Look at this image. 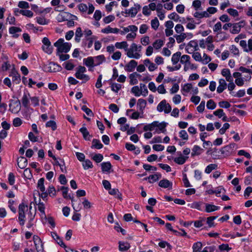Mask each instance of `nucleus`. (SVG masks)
Returning <instances> with one entry per match:
<instances>
[{"label":"nucleus","instance_id":"40","mask_svg":"<svg viewBox=\"0 0 252 252\" xmlns=\"http://www.w3.org/2000/svg\"><path fill=\"white\" fill-rule=\"evenodd\" d=\"M181 53L180 52H177L174 53L171 58V61L173 64H176L179 61V60L181 58Z\"/></svg>","mask_w":252,"mask_h":252},{"label":"nucleus","instance_id":"57","mask_svg":"<svg viewBox=\"0 0 252 252\" xmlns=\"http://www.w3.org/2000/svg\"><path fill=\"white\" fill-rule=\"evenodd\" d=\"M36 20L37 23L41 25H47L48 23V21L42 16L37 17Z\"/></svg>","mask_w":252,"mask_h":252},{"label":"nucleus","instance_id":"49","mask_svg":"<svg viewBox=\"0 0 252 252\" xmlns=\"http://www.w3.org/2000/svg\"><path fill=\"white\" fill-rule=\"evenodd\" d=\"M188 157H184L183 156H180L178 158H174V161L175 162L178 164H183L186 161Z\"/></svg>","mask_w":252,"mask_h":252},{"label":"nucleus","instance_id":"25","mask_svg":"<svg viewBox=\"0 0 252 252\" xmlns=\"http://www.w3.org/2000/svg\"><path fill=\"white\" fill-rule=\"evenodd\" d=\"M21 29L19 27H11L9 29V33L13 34V37L14 38L18 37L19 35L16 33L21 32Z\"/></svg>","mask_w":252,"mask_h":252},{"label":"nucleus","instance_id":"5","mask_svg":"<svg viewBox=\"0 0 252 252\" xmlns=\"http://www.w3.org/2000/svg\"><path fill=\"white\" fill-rule=\"evenodd\" d=\"M157 109L159 112L164 111L165 113L168 114L171 111V106L169 103H166V100L163 99L158 105Z\"/></svg>","mask_w":252,"mask_h":252},{"label":"nucleus","instance_id":"26","mask_svg":"<svg viewBox=\"0 0 252 252\" xmlns=\"http://www.w3.org/2000/svg\"><path fill=\"white\" fill-rule=\"evenodd\" d=\"M79 131L82 134L83 138L86 140H90L91 136L85 126H82L80 128Z\"/></svg>","mask_w":252,"mask_h":252},{"label":"nucleus","instance_id":"8","mask_svg":"<svg viewBox=\"0 0 252 252\" xmlns=\"http://www.w3.org/2000/svg\"><path fill=\"white\" fill-rule=\"evenodd\" d=\"M236 146L237 145L235 143H230V144L226 145L221 148V154L225 156H229L234 152V150L236 148Z\"/></svg>","mask_w":252,"mask_h":252},{"label":"nucleus","instance_id":"63","mask_svg":"<svg viewBox=\"0 0 252 252\" xmlns=\"http://www.w3.org/2000/svg\"><path fill=\"white\" fill-rule=\"evenodd\" d=\"M179 137L184 140H188L189 139V135L187 132L185 130H181L179 133Z\"/></svg>","mask_w":252,"mask_h":252},{"label":"nucleus","instance_id":"43","mask_svg":"<svg viewBox=\"0 0 252 252\" xmlns=\"http://www.w3.org/2000/svg\"><path fill=\"white\" fill-rule=\"evenodd\" d=\"M108 193L110 195H113L115 198L120 200L122 199V193L119 192V190H108Z\"/></svg>","mask_w":252,"mask_h":252},{"label":"nucleus","instance_id":"22","mask_svg":"<svg viewBox=\"0 0 252 252\" xmlns=\"http://www.w3.org/2000/svg\"><path fill=\"white\" fill-rule=\"evenodd\" d=\"M9 76L12 77L13 81L15 82L16 83H19L21 81L20 74L14 69L12 70Z\"/></svg>","mask_w":252,"mask_h":252},{"label":"nucleus","instance_id":"58","mask_svg":"<svg viewBox=\"0 0 252 252\" xmlns=\"http://www.w3.org/2000/svg\"><path fill=\"white\" fill-rule=\"evenodd\" d=\"M163 45V41L160 39L156 40L153 44V47L156 49H160Z\"/></svg>","mask_w":252,"mask_h":252},{"label":"nucleus","instance_id":"61","mask_svg":"<svg viewBox=\"0 0 252 252\" xmlns=\"http://www.w3.org/2000/svg\"><path fill=\"white\" fill-rule=\"evenodd\" d=\"M216 104L212 99H210L207 102L206 106L208 109H214L216 107Z\"/></svg>","mask_w":252,"mask_h":252},{"label":"nucleus","instance_id":"3","mask_svg":"<svg viewBox=\"0 0 252 252\" xmlns=\"http://www.w3.org/2000/svg\"><path fill=\"white\" fill-rule=\"evenodd\" d=\"M126 55L129 58H134L135 59H140L142 55L136 51L135 47L134 46V43H133L130 46L129 48L127 49Z\"/></svg>","mask_w":252,"mask_h":252},{"label":"nucleus","instance_id":"7","mask_svg":"<svg viewBox=\"0 0 252 252\" xmlns=\"http://www.w3.org/2000/svg\"><path fill=\"white\" fill-rule=\"evenodd\" d=\"M42 42L43 43L42 49L44 52L48 54H51L53 52V47L49 39L45 37L42 39Z\"/></svg>","mask_w":252,"mask_h":252},{"label":"nucleus","instance_id":"33","mask_svg":"<svg viewBox=\"0 0 252 252\" xmlns=\"http://www.w3.org/2000/svg\"><path fill=\"white\" fill-rule=\"evenodd\" d=\"M102 144L100 142V140L96 139H94L92 141V145L91 148H95L96 149H100L103 147Z\"/></svg>","mask_w":252,"mask_h":252},{"label":"nucleus","instance_id":"62","mask_svg":"<svg viewBox=\"0 0 252 252\" xmlns=\"http://www.w3.org/2000/svg\"><path fill=\"white\" fill-rule=\"evenodd\" d=\"M188 46H189L190 47L193 48L194 51H197L199 50L198 44L195 40L190 41L189 42Z\"/></svg>","mask_w":252,"mask_h":252},{"label":"nucleus","instance_id":"37","mask_svg":"<svg viewBox=\"0 0 252 252\" xmlns=\"http://www.w3.org/2000/svg\"><path fill=\"white\" fill-rule=\"evenodd\" d=\"M128 46V45L126 41H122L120 42H117L115 44V46L117 49H124L126 51L127 50Z\"/></svg>","mask_w":252,"mask_h":252},{"label":"nucleus","instance_id":"12","mask_svg":"<svg viewBox=\"0 0 252 252\" xmlns=\"http://www.w3.org/2000/svg\"><path fill=\"white\" fill-rule=\"evenodd\" d=\"M137 65V62L135 60H131L125 66V70L127 72L133 71Z\"/></svg>","mask_w":252,"mask_h":252},{"label":"nucleus","instance_id":"42","mask_svg":"<svg viewBox=\"0 0 252 252\" xmlns=\"http://www.w3.org/2000/svg\"><path fill=\"white\" fill-rule=\"evenodd\" d=\"M157 126V122L155 121L150 124L145 125L143 127V130L145 131H152Z\"/></svg>","mask_w":252,"mask_h":252},{"label":"nucleus","instance_id":"23","mask_svg":"<svg viewBox=\"0 0 252 252\" xmlns=\"http://www.w3.org/2000/svg\"><path fill=\"white\" fill-rule=\"evenodd\" d=\"M206 221V218L205 217H199L198 220L192 221L193 222L194 226L196 228H200L202 227Z\"/></svg>","mask_w":252,"mask_h":252},{"label":"nucleus","instance_id":"4","mask_svg":"<svg viewBox=\"0 0 252 252\" xmlns=\"http://www.w3.org/2000/svg\"><path fill=\"white\" fill-rule=\"evenodd\" d=\"M28 208L27 205L24 204L23 203L20 204L19 206V218L18 219L20 221L21 225H24L25 224V211H28Z\"/></svg>","mask_w":252,"mask_h":252},{"label":"nucleus","instance_id":"38","mask_svg":"<svg viewBox=\"0 0 252 252\" xmlns=\"http://www.w3.org/2000/svg\"><path fill=\"white\" fill-rule=\"evenodd\" d=\"M193 16L198 19H201L204 17L208 18L210 16V15L206 11H203L202 12L196 11L193 14Z\"/></svg>","mask_w":252,"mask_h":252},{"label":"nucleus","instance_id":"46","mask_svg":"<svg viewBox=\"0 0 252 252\" xmlns=\"http://www.w3.org/2000/svg\"><path fill=\"white\" fill-rule=\"evenodd\" d=\"M17 11L19 12L20 14L28 17H32L33 16V12L30 10H19L17 9Z\"/></svg>","mask_w":252,"mask_h":252},{"label":"nucleus","instance_id":"20","mask_svg":"<svg viewBox=\"0 0 252 252\" xmlns=\"http://www.w3.org/2000/svg\"><path fill=\"white\" fill-rule=\"evenodd\" d=\"M84 64L88 67H94L95 65L94 58L93 57H89L83 59Z\"/></svg>","mask_w":252,"mask_h":252},{"label":"nucleus","instance_id":"14","mask_svg":"<svg viewBox=\"0 0 252 252\" xmlns=\"http://www.w3.org/2000/svg\"><path fill=\"white\" fill-rule=\"evenodd\" d=\"M157 15L160 20H163L165 18V12L163 11V5L161 3H158L157 5Z\"/></svg>","mask_w":252,"mask_h":252},{"label":"nucleus","instance_id":"32","mask_svg":"<svg viewBox=\"0 0 252 252\" xmlns=\"http://www.w3.org/2000/svg\"><path fill=\"white\" fill-rule=\"evenodd\" d=\"M75 20H78V17L74 15L71 14L68 20L66 21L67 26L69 28L73 27L75 25L74 21Z\"/></svg>","mask_w":252,"mask_h":252},{"label":"nucleus","instance_id":"10","mask_svg":"<svg viewBox=\"0 0 252 252\" xmlns=\"http://www.w3.org/2000/svg\"><path fill=\"white\" fill-rule=\"evenodd\" d=\"M30 94L28 91H26L24 92L23 95L21 99V102L23 106L25 108H28L30 105L29 99L30 98Z\"/></svg>","mask_w":252,"mask_h":252},{"label":"nucleus","instance_id":"11","mask_svg":"<svg viewBox=\"0 0 252 252\" xmlns=\"http://www.w3.org/2000/svg\"><path fill=\"white\" fill-rule=\"evenodd\" d=\"M141 6L139 4H135L133 7H132L129 9L127 12L126 10V13L130 15L131 17H134L136 16L138 11L140 9Z\"/></svg>","mask_w":252,"mask_h":252},{"label":"nucleus","instance_id":"59","mask_svg":"<svg viewBox=\"0 0 252 252\" xmlns=\"http://www.w3.org/2000/svg\"><path fill=\"white\" fill-rule=\"evenodd\" d=\"M140 90L141 91L142 94L143 96H146L148 94V91L146 86L142 83L140 84Z\"/></svg>","mask_w":252,"mask_h":252},{"label":"nucleus","instance_id":"27","mask_svg":"<svg viewBox=\"0 0 252 252\" xmlns=\"http://www.w3.org/2000/svg\"><path fill=\"white\" fill-rule=\"evenodd\" d=\"M218 218L217 216H211L206 218V222L209 228L214 227L216 225L214 220Z\"/></svg>","mask_w":252,"mask_h":252},{"label":"nucleus","instance_id":"15","mask_svg":"<svg viewBox=\"0 0 252 252\" xmlns=\"http://www.w3.org/2000/svg\"><path fill=\"white\" fill-rule=\"evenodd\" d=\"M219 85L217 88V92L219 94L221 93L226 88L227 84L223 79H220L219 81Z\"/></svg>","mask_w":252,"mask_h":252},{"label":"nucleus","instance_id":"24","mask_svg":"<svg viewBox=\"0 0 252 252\" xmlns=\"http://www.w3.org/2000/svg\"><path fill=\"white\" fill-rule=\"evenodd\" d=\"M203 152V149L198 145H194L192 149L191 156L200 155Z\"/></svg>","mask_w":252,"mask_h":252},{"label":"nucleus","instance_id":"13","mask_svg":"<svg viewBox=\"0 0 252 252\" xmlns=\"http://www.w3.org/2000/svg\"><path fill=\"white\" fill-rule=\"evenodd\" d=\"M71 15V14L67 12H63L60 13L57 16V20L59 22L66 21L68 20V18Z\"/></svg>","mask_w":252,"mask_h":252},{"label":"nucleus","instance_id":"1","mask_svg":"<svg viewBox=\"0 0 252 252\" xmlns=\"http://www.w3.org/2000/svg\"><path fill=\"white\" fill-rule=\"evenodd\" d=\"M57 48L58 52L67 53L70 49L71 44L68 42H64L63 38L59 39L54 44Z\"/></svg>","mask_w":252,"mask_h":252},{"label":"nucleus","instance_id":"60","mask_svg":"<svg viewBox=\"0 0 252 252\" xmlns=\"http://www.w3.org/2000/svg\"><path fill=\"white\" fill-rule=\"evenodd\" d=\"M151 24L152 28L155 30L158 29L159 25V21L157 17H155L151 21Z\"/></svg>","mask_w":252,"mask_h":252},{"label":"nucleus","instance_id":"41","mask_svg":"<svg viewBox=\"0 0 252 252\" xmlns=\"http://www.w3.org/2000/svg\"><path fill=\"white\" fill-rule=\"evenodd\" d=\"M52 238L57 242V243L61 247H65V245L63 243L62 240L55 232H51Z\"/></svg>","mask_w":252,"mask_h":252},{"label":"nucleus","instance_id":"35","mask_svg":"<svg viewBox=\"0 0 252 252\" xmlns=\"http://www.w3.org/2000/svg\"><path fill=\"white\" fill-rule=\"evenodd\" d=\"M157 126L156 127H158L156 129V132L158 133H159L160 132L164 133L166 131L165 127L166 126V124L164 122L161 123H159L157 122Z\"/></svg>","mask_w":252,"mask_h":252},{"label":"nucleus","instance_id":"31","mask_svg":"<svg viewBox=\"0 0 252 252\" xmlns=\"http://www.w3.org/2000/svg\"><path fill=\"white\" fill-rule=\"evenodd\" d=\"M101 169L103 172H109L112 168L111 164L110 162H103L101 164Z\"/></svg>","mask_w":252,"mask_h":252},{"label":"nucleus","instance_id":"9","mask_svg":"<svg viewBox=\"0 0 252 252\" xmlns=\"http://www.w3.org/2000/svg\"><path fill=\"white\" fill-rule=\"evenodd\" d=\"M44 191L45 190H40V191L36 190L33 193L34 201L35 204H37L38 202V200H36V196H38L40 199V198H42L43 200H45L46 198L49 193L47 192V190H46V191Z\"/></svg>","mask_w":252,"mask_h":252},{"label":"nucleus","instance_id":"52","mask_svg":"<svg viewBox=\"0 0 252 252\" xmlns=\"http://www.w3.org/2000/svg\"><path fill=\"white\" fill-rule=\"evenodd\" d=\"M92 159L96 163H99L103 160V156L100 154H96L92 157Z\"/></svg>","mask_w":252,"mask_h":252},{"label":"nucleus","instance_id":"17","mask_svg":"<svg viewBox=\"0 0 252 252\" xmlns=\"http://www.w3.org/2000/svg\"><path fill=\"white\" fill-rule=\"evenodd\" d=\"M17 164L19 168L24 169L28 165V160L25 157H21L17 159Z\"/></svg>","mask_w":252,"mask_h":252},{"label":"nucleus","instance_id":"48","mask_svg":"<svg viewBox=\"0 0 252 252\" xmlns=\"http://www.w3.org/2000/svg\"><path fill=\"white\" fill-rule=\"evenodd\" d=\"M196 68V66L195 64L191 63L189 61L186 64H185V65H184V70L185 71H187L189 69L191 70H195Z\"/></svg>","mask_w":252,"mask_h":252},{"label":"nucleus","instance_id":"53","mask_svg":"<svg viewBox=\"0 0 252 252\" xmlns=\"http://www.w3.org/2000/svg\"><path fill=\"white\" fill-rule=\"evenodd\" d=\"M131 92L135 96H139L142 94L141 91L140 90V88L137 86L133 87Z\"/></svg>","mask_w":252,"mask_h":252},{"label":"nucleus","instance_id":"18","mask_svg":"<svg viewBox=\"0 0 252 252\" xmlns=\"http://www.w3.org/2000/svg\"><path fill=\"white\" fill-rule=\"evenodd\" d=\"M119 245V249L121 252L126 251L130 248L129 243L127 242L120 241Z\"/></svg>","mask_w":252,"mask_h":252},{"label":"nucleus","instance_id":"54","mask_svg":"<svg viewBox=\"0 0 252 252\" xmlns=\"http://www.w3.org/2000/svg\"><path fill=\"white\" fill-rule=\"evenodd\" d=\"M161 177L160 174H155L149 176L148 179L150 183L154 182L158 180Z\"/></svg>","mask_w":252,"mask_h":252},{"label":"nucleus","instance_id":"28","mask_svg":"<svg viewBox=\"0 0 252 252\" xmlns=\"http://www.w3.org/2000/svg\"><path fill=\"white\" fill-rule=\"evenodd\" d=\"M101 32L104 33H117L119 32V29L117 28H112L109 26L101 30Z\"/></svg>","mask_w":252,"mask_h":252},{"label":"nucleus","instance_id":"2","mask_svg":"<svg viewBox=\"0 0 252 252\" xmlns=\"http://www.w3.org/2000/svg\"><path fill=\"white\" fill-rule=\"evenodd\" d=\"M62 69V67L61 65L52 62L43 66V70L45 72H56L61 71Z\"/></svg>","mask_w":252,"mask_h":252},{"label":"nucleus","instance_id":"21","mask_svg":"<svg viewBox=\"0 0 252 252\" xmlns=\"http://www.w3.org/2000/svg\"><path fill=\"white\" fill-rule=\"evenodd\" d=\"M158 185L160 187L162 188H172V183L167 179H163L159 182Z\"/></svg>","mask_w":252,"mask_h":252},{"label":"nucleus","instance_id":"6","mask_svg":"<svg viewBox=\"0 0 252 252\" xmlns=\"http://www.w3.org/2000/svg\"><path fill=\"white\" fill-rule=\"evenodd\" d=\"M232 29L230 30V32L232 34L239 33L241 28L244 27L246 25V22L242 20L238 23H231Z\"/></svg>","mask_w":252,"mask_h":252},{"label":"nucleus","instance_id":"44","mask_svg":"<svg viewBox=\"0 0 252 252\" xmlns=\"http://www.w3.org/2000/svg\"><path fill=\"white\" fill-rule=\"evenodd\" d=\"M174 37L176 38L177 42L180 43L187 37V34L186 33H181L179 35H174Z\"/></svg>","mask_w":252,"mask_h":252},{"label":"nucleus","instance_id":"64","mask_svg":"<svg viewBox=\"0 0 252 252\" xmlns=\"http://www.w3.org/2000/svg\"><path fill=\"white\" fill-rule=\"evenodd\" d=\"M46 126L51 127L53 130H55L57 129V125L55 121H49L46 124Z\"/></svg>","mask_w":252,"mask_h":252},{"label":"nucleus","instance_id":"34","mask_svg":"<svg viewBox=\"0 0 252 252\" xmlns=\"http://www.w3.org/2000/svg\"><path fill=\"white\" fill-rule=\"evenodd\" d=\"M83 34L82 29L80 27L77 28L75 32V41L77 43L80 42Z\"/></svg>","mask_w":252,"mask_h":252},{"label":"nucleus","instance_id":"56","mask_svg":"<svg viewBox=\"0 0 252 252\" xmlns=\"http://www.w3.org/2000/svg\"><path fill=\"white\" fill-rule=\"evenodd\" d=\"M190 58L189 55H184L182 56H181L180 62L185 65L190 61Z\"/></svg>","mask_w":252,"mask_h":252},{"label":"nucleus","instance_id":"36","mask_svg":"<svg viewBox=\"0 0 252 252\" xmlns=\"http://www.w3.org/2000/svg\"><path fill=\"white\" fill-rule=\"evenodd\" d=\"M75 75L77 79L83 80V83L86 82L90 79L89 76L84 73L76 72Z\"/></svg>","mask_w":252,"mask_h":252},{"label":"nucleus","instance_id":"19","mask_svg":"<svg viewBox=\"0 0 252 252\" xmlns=\"http://www.w3.org/2000/svg\"><path fill=\"white\" fill-rule=\"evenodd\" d=\"M220 207L211 204L206 203L205 211L207 213H211L218 210Z\"/></svg>","mask_w":252,"mask_h":252},{"label":"nucleus","instance_id":"55","mask_svg":"<svg viewBox=\"0 0 252 252\" xmlns=\"http://www.w3.org/2000/svg\"><path fill=\"white\" fill-rule=\"evenodd\" d=\"M192 6L194 9L197 11L201 9V2L199 0H195L192 2Z\"/></svg>","mask_w":252,"mask_h":252},{"label":"nucleus","instance_id":"39","mask_svg":"<svg viewBox=\"0 0 252 252\" xmlns=\"http://www.w3.org/2000/svg\"><path fill=\"white\" fill-rule=\"evenodd\" d=\"M146 101L142 98H140L138 100L137 107L140 111L143 112L146 106Z\"/></svg>","mask_w":252,"mask_h":252},{"label":"nucleus","instance_id":"45","mask_svg":"<svg viewBox=\"0 0 252 252\" xmlns=\"http://www.w3.org/2000/svg\"><path fill=\"white\" fill-rule=\"evenodd\" d=\"M82 163L83 167L85 170H87L89 168H92L93 164L90 159H86L83 161Z\"/></svg>","mask_w":252,"mask_h":252},{"label":"nucleus","instance_id":"51","mask_svg":"<svg viewBox=\"0 0 252 252\" xmlns=\"http://www.w3.org/2000/svg\"><path fill=\"white\" fill-rule=\"evenodd\" d=\"M202 247V244L200 242H197L193 245L192 249L193 252H200Z\"/></svg>","mask_w":252,"mask_h":252},{"label":"nucleus","instance_id":"16","mask_svg":"<svg viewBox=\"0 0 252 252\" xmlns=\"http://www.w3.org/2000/svg\"><path fill=\"white\" fill-rule=\"evenodd\" d=\"M221 75L225 78L227 81H231L233 77L231 75L230 71L228 68H223L221 71Z\"/></svg>","mask_w":252,"mask_h":252},{"label":"nucleus","instance_id":"50","mask_svg":"<svg viewBox=\"0 0 252 252\" xmlns=\"http://www.w3.org/2000/svg\"><path fill=\"white\" fill-rule=\"evenodd\" d=\"M111 88L112 91L118 93L122 88V85L116 83H111Z\"/></svg>","mask_w":252,"mask_h":252},{"label":"nucleus","instance_id":"30","mask_svg":"<svg viewBox=\"0 0 252 252\" xmlns=\"http://www.w3.org/2000/svg\"><path fill=\"white\" fill-rule=\"evenodd\" d=\"M141 75L137 72H134L129 75L130 81L129 83L131 85H135L138 83L137 79V77H140Z\"/></svg>","mask_w":252,"mask_h":252},{"label":"nucleus","instance_id":"47","mask_svg":"<svg viewBox=\"0 0 252 252\" xmlns=\"http://www.w3.org/2000/svg\"><path fill=\"white\" fill-rule=\"evenodd\" d=\"M218 165L216 164H210L208 165L205 169V172L207 174L210 173L213 170L217 169Z\"/></svg>","mask_w":252,"mask_h":252},{"label":"nucleus","instance_id":"29","mask_svg":"<svg viewBox=\"0 0 252 252\" xmlns=\"http://www.w3.org/2000/svg\"><path fill=\"white\" fill-rule=\"evenodd\" d=\"M94 58L95 65H99L105 61V58L103 55H100L93 57Z\"/></svg>","mask_w":252,"mask_h":252}]
</instances>
